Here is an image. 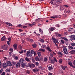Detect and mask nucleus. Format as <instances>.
<instances>
[{
  "label": "nucleus",
  "mask_w": 75,
  "mask_h": 75,
  "mask_svg": "<svg viewBox=\"0 0 75 75\" xmlns=\"http://www.w3.org/2000/svg\"><path fill=\"white\" fill-rule=\"evenodd\" d=\"M6 62L7 64H8V66H9V67H11L12 65H14L16 64V62L13 61H12L11 63L10 61H8V62Z\"/></svg>",
  "instance_id": "f257e3e1"
},
{
  "label": "nucleus",
  "mask_w": 75,
  "mask_h": 75,
  "mask_svg": "<svg viewBox=\"0 0 75 75\" xmlns=\"http://www.w3.org/2000/svg\"><path fill=\"white\" fill-rule=\"evenodd\" d=\"M52 40L53 41V42L55 44V45L56 46V47H58V44H59V42H58V40H56L55 38H54V37H52Z\"/></svg>",
  "instance_id": "f03ea898"
},
{
  "label": "nucleus",
  "mask_w": 75,
  "mask_h": 75,
  "mask_svg": "<svg viewBox=\"0 0 75 75\" xmlns=\"http://www.w3.org/2000/svg\"><path fill=\"white\" fill-rule=\"evenodd\" d=\"M1 49L3 50H8V47L7 45H4L1 46Z\"/></svg>",
  "instance_id": "7ed1b4c3"
},
{
  "label": "nucleus",
  "mask_w": 75,
  "mask_h": 75,
  "mask_svg": "<svg viewBox=\"0 0 75 75\" xmlns=\"http://www.w3.org/2000/svg\"><path fill=\"white\" fill-rule=\"evenodd\" d=\"M69 37L70 39V40L71 41L75 40V35H73L69 36Z\"/></svg>",
  "instance_id": "20e7f679"
},
{
  "label": "nucleus",
  "mask_w": 75,
  "mask_h": 75,
  "mask_svg": "<svg viewBox=\"0 0 75 75\" xmlns=\"http://www.w3.org/2000/svg\"><path fill=\"white\" fill-rule=\"evenodd\" d=\"M28 66H27V67H30V68H34V67H35V65L34 64H31L30 63H28Z\"/></svg>",
  "instance_id": "39448f33"
},
{
  "label": "nucleus",
  "mask_w": 75,
  "mask_h": 75,
  "mask_svg": "<svg viewBox=\"0 0 75 75\" xmlns=\"http://www.w3.org/2000/svg\"><path fill=\"white\" fill-rule=\"evenodd\" d=\"M63 51L65 54H67L68 53V50H67V49L65 47H64L63 49Z\"/></svg>",
  "instance_id": "423d86ee"
},
{
  "label": "nucleus",
  "mask_w": 75,
  "mask_h": 75,
  "mask_svg": "<svg viewBox=\"0 0 75 75\" xmlns=\"http://www.w3.org/2000/svg\"><path fill=\"white\" fill-rule=\"evenodd\" d=\"M8 65V64H7L6 63L4 62L2 64V67L4 69V68H6Z\"/></svg>",
  "instance_id": "0eeeda50"
},
{
  "label": "nucleus",
  "mask_w": 75,
  "mask_h": 75,
  "mask_svg": "<svg viewBox=\"0 0 75 75\" xmlns=\"http://www.w3.org/2000/svg\"><path fill=\"white\" fill-rule=\"evenodd\" d=\"M27 65L28 64L27 63H23L21 64V67H22V68H24L25 67H27V66H28Z\"/></svg>",
  "instance_id": "6e6552de"
},
{
  "label": "nucleus",
  "mask_w": 75,
  "mask_h": 75,
  "mask_svg": "<svg viewBox=\"0 0 75 75\" xmlns=\"http://www.w3.org/2000/svg\"><path fill=\"white\" fill-rule=\"evenodd\" d=\"M20 65H21V64L18 62H17L16 64V68H19V67H20Z\"/></svg>",
  "instance_id": "1a4fd4ad"
},
{
  "label": "nucleus",
  "mask_w": 75,
  "mask_h": 75,
  "mask_svg": "<svg viewBox=\"0 0 75 75\" xmlns=\"http://www.w3.org/2000/svg\"><path fill=\"white\" fill-rule=\"evenodd\" d=\"M30 50H29L27 51V53H26V55L27 57H32V54H31V55H30Z\"/></svg>",
  "instance_id": "9d476101"
},
{
  "label": "nucleus",
  "mask_w": 75,
  "mask_h": 75,
  "mask_svg": "<svg viewBox=\"0 0 75 75\" xmlns=\"http://www.w3.org/2000/svg\"><path fill=\"white\" fill-rule=\"evenodd\" d=\"M24 62V59L21 58L19 60L18 62L20 64H23Z\"/></svg>",
  "instance_id": "9b49d317"
},
{
  "label": "nucleus",
  "mask_w": 75,
  "mask_h": 75,
  "mask_svg": "<svg viewBox=\"0 0 75 75\" xmlns=\"http://www.w3.org/2000/svg\"><path fill=\"white\" fill-rule=\"evenodd\" d=\"M31 53L32 54H34V56H35L36 55V52H35L33 50H31Z\"/></svg>",
  "instance_id": "f8f14e48"
},
{
  "label": "nucleus",
  "mask_w": 75,
  "mask_h": 75,
  "mask_svg": "<svg viewBox=\"0 0 75 75\" xmlns=\"http://www.w3.org/2000/svg\"><path fill=\"white\" fill-rule=\"evenodd\" d=\"M46 50H47L49 52H51L52 50H51V48H50V47H46Z\"/></svg>",
  "instance_id": "ddd939ff"
},
{
  "label": "nucleus",
  "mask_w": 75,
  "mask_h": 75,
  "mask_svg": "<svg viewBox=\"0 0 75 75\" xmlns=\"http://www.w3.org/2000/svg\"><path fill=\"white\" fill-rule=\"evenodd\" d=\"M35 60L36 61L38 62V61H40V59H39V58H38V56H36L35 57Z\"/></svg>",
  "instance_id": "4468645a"
},
{
  "label": "nucleus",
  "mask_w": 75,
  "mask_h": 75,
  "mask_svg": "<svg viewBox=\"0 0 75 75\" xmlns=\"http://www.w3.org/2000/svg\"><path fill=\"white\" fill-rule=\"evenodd\" d=\"M25 61L28 62H30V59H29V58H28V57H25Z\"/></svg>",
  "instance_id": "2eb2a0df"
},
{
  "label": "nucleus",
  "mask_w": 75,
  "mask_h": 75,
  "mask_svg": "<svg viewBox=\"0 0 75 75\" xmlns=\"http://www.w3.org/2000/svg\"><path fill=\"white\" fill-rule=\"evenodd\" d=\"M60 10H63L65 9V7H64V6H62L60 7Z\"/></svg>",
  "instance_id": "dca6fc26"
},
{
  "label": "nucleus",
  "mask_w": 75,
  "mask_h": 75,
  "mask_svg": "<svg viewBox=\"0 0 75 75\" xmlns=\"http://www.w3.org/2000/svg\"><path fill=\"white\" fill-rule=\"evenodd\" d=\"M13 48L14 49H17V44L15 43L13 45Z\"/></svg>",
  "instance_id": "f3484780"
},
{
  "label": "nucleus",
  "mask_w": 75,
  "mask_h": 75,
  "mask_svg": "<svg viewBox=\"0 0 75 75\" xmlns=\"http://www.w3.org/2000/svg\"><path fill=\"white\" fill-rule=\"evenodd\" d=\"M55 30V28L54 27H53L50 29V30L51 31H54V30Z\"/></svg>",
  "instance_id": "a211bd4d"
},
{
  "label": "nucleus",
  "mask_w": 75,
  "mask_h": 75,
  "mask_svg": "<svg viewBox=\"0 0 75 75\" xmlns=\"http://www.w3.org/2000/svg\"><path fill=\"white\" fill-rule=\"evenodd\" d=\"M1 41H5L6 40V37L5 36H3L1 39Z\"/></svg>",
  "instance_id": "6ab92c4d"
},
{
  "label": "nucleus",
  "mask_w": 75,
  "mask_h": 75,
  "mask_svg": "<svg viewBox=\"0 0 75 75\" xmlns=\"http://www.w3.org/2000/svg\"><path fill=\"white\" fill-rule=\"evenodd\" d=\"M50 3L51 4H53V5H55L56 4V2H55L54 3L53 1H51Z\"/></svg>",
  "instance_id": "aec40b11"
},
{
  "label": "nucleus",
  "mask_w": 75,
  "mask_h": 75,
  "mask_svg": "<svg viewBox=\"0 0 75 75\" xmlns=\"http://www.w3.org/2000/svg\"><path fill=\"white\" fill-rule=\"evenodd\" d=\"M27 40L28 41H31V42L33 41V40L32 39L27 38Z\"/></svg>",
  "instance_id": "412c9836"
},
{
  "label": "nucleus",
  "mask_w": 75,
  "mask_h": 75,
  "mask_svg": "<svg viewBox=\"0 0 75 75\" xmlns=\"http://www.w3.org/2000/svg\"><path fill=\"white\" fill-rule=\"evenodd\" d=\"M49 71H51L53 69L52 67L50 66L48 67Z\"/></svg>",
  "instance_id": "4be33fe9"
},
{
  "label": "nucleus",
  "mask_w": 75,
  "mask_h": 75,
  "mask_svg": "<svg viewBox=\"0 0 75 75\" xmlns=\"http://www.w3.org/2000/svg\"><path fill=\"white\" fill-rule=\"evenodd\" d=\"M57 54L59 55H61V56H62V53L61 52H57Z\"/></svg>",
  "instance_id": "5701e85b"
},
{
  "label": "nucleus",
  "mask_w": 75,
  "mask_h": 75,
  "mask_svg": "<svg viewBox=\"0 0 75 75\" xmlns=\"http://www.w3.org/2000/svg\"><path fill=\"white\" fill-rule=\"evenodd\" d=\"M68 63L69 65L71 66V67H73V65H72V63L71 62H69Z\"/></svg>",
  "instance_id": "b1692460"
},
{
  "label": "nucleus",
  "mask_w": 75,
  "mask_h": 75,
  "mask_svg": "<svg viewBox=\"0 0 75 75\" xmlns=\"http://www.w3.org/2000/svg\"><path fill=\"white\" fill-rule=\"evenodd\" d=\"M44 62H47L48 61V59H47V57H45L44 59Z\"/></svg>",
  "instance_id": "393cba45"
},
{
  "label": "nucleus",
  "mask_w": 75,
  "mask_h": 75,
  "mask_svg": "<svg viewBox=\"0 0 75 75\" xmlns=\"http://www.w3.org/2000/svg\"><path fill=\"white\" fill-rule=\"evenodd\" d=\"M32 47H33L34 48H35L37 47V45L35 43L33 44L32 45Z\"/></svg>",
  "instance_id": "a878e982"
},
{
  "label": "nucleus",
  "mask_w": 75,
  "mask_h": 75,
  "mask_svg": "<svg viewBox=\"0 0 75 75\" xmlns=\"http://www.w3.org/2000/svg\"><path fill=\"white\" fill-rule=\"evenodd\" d=\"M5 71L7 72H10V69L7 68L5 70Z\"/></svg>",
  "instance_id": "bb28decb"
},
{
  "label": "nucleus",
  "mask_w": 75,
  "mask_h": 75,
  "mask_svg": "<svg viewBox=\"0 0 75 75\" xmlns=\"http://www.w3.org/2000/svg\"><path fill=\"white\" fill-rule=\"evenodd\" d=\"M64 40L62 39L60 40V44H64Z\"/></svg>",
  "instance_id": "cd10ccee"
},
{
  "label": "nucleus",
  "mask_w": 75,
  "mask_h": 75,
  "mask_svg": "<svg viewBox=\"0 0 75 75\" xmlns=\"http://www.w3.org/2000/svg\"><path fill=\"white\" fill-rule=\"evenodd\" d=\"M46 45H42V46H41V48H44L45 49L46 48Z\"/></svg>",
  "instance_id": "c85d7f7f"
},
{
  "label": "nucleus",
  "mask_w": 75,
  "mask_h": 75,
  "mask_svg": "<svg viewBox=\"0 0 75 75\" xmlns=\"http://www.w3.org/2000/svg\"><path fill=\"white\" fill-rule=\"evenodd\" d=\"M69 49H71L72 50H74V47L72 46H68Z\"/></svg>",
  "instance_id": "c756f323"
},
{
  "label": "nucleus",
  "mask_w": 75,
  "mask_h": 75,
  "mask_svg": "<svg viewBox=\"0 0 75 75\" xmlns=\"http://www.w3.org/2000/svg\"><path fill=\"white\" fill-rule=\"evenodd\" d=\"M6 24L8 25H9V26H12V24L11 23H10L8 22H6Z\"/></svg>",
  "instance_id": "7c9ffc66"
},
{
  "label": "nucleus",
  "mask_w": 75,
  "mask_h": 75,
  "mask_svg": "<svg viewBox=\"0 0 75 75\" xmlns=\"http://www.w3.org/2000/svg\"><path fill=\"white\" fill-rule=\"evenodd\" d=\"M38 51L44 52V51H45V49H40L38 50Z\"/></svg>",
  "instance_id": "2f4dec72"
},
{
  "label": "nucleus",
  "mask_w": 75,
  "mask_h": 75,
  "mask_svg": "<svg viewBox=\"0 0 75 75\" xmlns=\"http://www.w3.org/2000/svg\"><path fill=\"white\" fill-rule=\"evenodd\" d=\"M62 39H63V40H65V41H68V40L67 38L65 37H62Z\"/></svg>",
  "instance_id": "473e14b6"
},
{
  "label": "nucleus",
  "mask_w": 75,
  "mask_h": 75,
  "mask_svg": "<svg viewBox=\"0 0 75 75\" xmlns=\"http://www.w3.org/2000/svg\"><path fill=\"white\" fill-rule=\"evenodd\" d=\"M50 62L51 64H55V61H54V60H51Z\"/></svg>",
  "instance_id": "72a5a7b5"
},
{
  "label": "nucleus",
  "mask_w": 75,
  "mask_h": 75,
  "mask_svg": "<svg viewBox=\"0 0 75 75\" xmlns=\"http://www.w3.org/2000/svg\"><path fill=\"white\" fill-rule=\"evenodd\" d=\"M62 59H59V64H62Z\"/></svg>",
  "instance_id": "f704fd0d"
},
{
  "label": "nucleus",
  "mask_w": 75,
  "mask_h": 75,
  "mask_svg": "<svg viewBox=\"0 0 75 75\" xmlns=\"http://www.w3.org/2000/svg\"><path fill=\"white\" fill-rule=\"evenodd\" d=\"M38 55L39 57H40L41 55V53L40 52H38Z\"/></svg>",
  "instance_id": "c9c22d12"
},
{
  "label": "nucleus",
  "mask_w": 75,
  "mask_h": 75,
  "mask_svg": "<svg viewBox=\"0 0 75 75\" xmlns=\"http://www.w3.org/2000/svg\"><path fill=\"white\" fill-rule=\"evenodd\" d=\"M70 45H71V46H75V43L74 42L71 43L70 44Z\"/></svg>",
  "instance_id": "e433bc0d"
},
{
  "label": "nucleus",
  "mask_w": 75,
  "mask_h": 75,
  "mask_svg": "<svg viewBox=\"0 0 75 75\" xmlns=\"http://www.w3.org/2000/svg\"><path fill=\"white\" fill-rule=\"evenodd\" d=\"M40 40V42H43V43L44 42H45L44 40V39H41V40Z\"/></svg>",
  "instance_id": "4c0bfd02"
},
{
  "label": "nucleus",
  "mask_w": 75,
  "mask_h": 75,
  "mask_svg": "<svg viewBox=\"0 0 75 75\" xmlns=\"http://www.w3.org/2000/svg\"><path fill=\"white\" fill-rule=\"evenodd\" d=\"M9 51H11L12 52H13V48H10L9 49Z\"/></svg>",
  "instance_id": "58836bf2"
},
{
  "label": "nucleus",
  "mask_w": 75,
  "mask_h": 75,
  "mask_svg": "<svg viewBox=\"0 0 75 75\" xmlns=\"http://www.w3.org/2000/svg\"><path fill=\"white\" fill-rule=\"evenodd\" d=\"M57 17H58L57 16H52L51 17V18H52L54 19V18H57Z\"/></svg>",
  "instance_id": "ea45409f"
},
{
  "label": "nucleus",
  "mask_w": 75,
  "mask_h": 75,
  "mask_svg": "<svg viewBox=\"0 0 75 75\" xmlns=\"http://www.w3.org/2000/svg\"><path fill=\"white\" fill-rule=\"evenodd\" d=\"M61 68L63 70H65V67L64 66H62Z\"/></svg>",
  "instance_id": "a19ab883"
},
{
  "label": "nucleus",
  "mask_w": 75,
  "mask_h": 75,
  "mask_svg": "<svg viewBox=\"0 0 75 75\" xmlns=\"http://www.w3.org/2000/svg\"><path fill=\"white\" fill-rule=\"evenodd\" d=\"M35 64L37 66H38V65H39V63L38 62H36L35 63Z\"/></svg>",
  "instance_id": "79ce46f5"
},
{
  "label": "nucleus",
  "mask_w": 75,
  "mask_h": 75,
  "mask_svg": "<svg viewBox=\"0 0 75 75\" xmlns=\"http://www.w3.org/2000/svg\"><path fill=\"white\" fill-rule=\"evenodd\" d=\"M56 27H60V25H59V24H57L55 25Z\"/></svg>",
  "instance_id": "37998d69"
},
{
  "label": "nucleus",
  "mask_w": 75,
  "mask_h": 75,
  "mask_svg": "<svg viewBox=\"0 0 75 75\" xmlns=\"http://www.w3.org/2000/svg\"><path fill=\"white\" fill-rule=\"evenodd\" d=\"M8 40L9 41V42H11V38H8Z\"/></svg>",
  "instance_id": "c03bdc74"
},
{
  "label": "nucleus",
  "mask_w": 75,
  "mask_h": 75,
  "mask_svg": "<svg viewBox=\"0 0 75 75\" xmlns=\"http://www.w3.org/2000/svg\"><path fill=\"white\" fill-rule=\"evenodd\" d=\"M57 2L59 3H61L62 1H60V0H57Z\"/></svg>",
  "instance_id": "a18cd8bd"
},
{
  "label": "nucleus",
  "mask_w": 75,
  "mask_h": 75,
  "mask_svg": "<svg viewBox=\"0 0 75 75\" xmlns=\"http://www.w3.org/2000/svg\"><path fill=\"white\" fill-rule=\"evenodd\" d=\"M32 71H33V72H36V69H33V70H32Z\"/></svg>",
  "instance_id": "49530a36"
},
{
  "label": "nucleus",
  "mask_w": 75,
  "mask_h": 75,
  "mask_svg": "<svg viewBox=\"0 0 75 75\" xmlns=\"http://www.w3.org/2000/svg\"><path fill=\"white\" fill-rule=\"evenodd\" d=\"M23 28H27V26H24L23 27Z\"/></svg>",
  "instance_id": "de8ad7c7"
},
{
  "label": "nucleus",
  "mask_w": 75,
  "mask_h": 75,
  "mask_svg": "<svg viewBox=\"0 0 75 75\" xmlns=\"http://www.w3.org/2000/svg\"><path fill=\"white\" fill-rule=\"evenodd\" d=\"M54 59H53V60H54L55 62H57V60L54 57Z\"/></svg>",
  "instance_id": "09e8293b"
},
{
  "label": "nucleus",
  "mask_w": 75,
  "mask_h": 75,
  "mask_svg": "<svg viewBox=\"0 0 75 75\" xmlns=\"http://www.w3.org/2000/svg\"><path fill=\"white\" fill-rule=\"evenodd\" d=\"M15 59H16V60H17L18 59V57L17 56H16L15 57Z\"/></svg>",
  "instance_id": "8fccbe9b"
},
{
  "label": "nucleus",
  "mask_w": 75,
  "mask_h": 75,
  "mask_svg": "<svg viewBox=\"0 0 75 75\" xmlns=\"http://www.w3.org/2000/svg\"><path fill=\"white\" fill-rule=\"evenodd\" d=\"M22 25H22L19 24L18 25V27H22Z\"/></svg>",
  "instance_id": "3c124183"
},
{
  "label": "nucleus",
  "mask_w": 75,
  "mask_h": 75,
  "mask_svg": "<svg viewBox=\"0 0 75 75\" xmlns=\"http://www.w3.org/2000/svg\"><path fill=\"white\" fill-rule=\"evenodd\" d=\"M32 61L33 62V63H34V62H35V60H34V59L33 58L32 59Z\"/></svg>",
  "instance_id": "603ef678"
},
{
  "label": "nucleus",
  "mask_w": 75,
  "mask_h": 75,
  "mask_svg": "<svg viewBox=\"0 0 75 75\" xmlns=\"http://www.w3.org/2000/svg\"><path fill=\"white\" fill-rule=\"evenodd\" d=\"M7 44H8V45H10V42L9 41H7Z\"/></svg>",
  "instance_id": "864d4df0"
},
{
  "label": "nucleus",
  "mask_w": 75,
  "mask_h": 75,
  "mask_svg": "<svg viewBox=\"0 0 75 75\" xmlns=\"http://www.w3.org/2000/svg\"><path fill=\"white\" fill-rule=\"evenodd\" d=\"M71 52H72V53H71V54H73L74 52H75V50H72L71 51Z\"/></svg>",
  "instance_id": "5fc2aeb1"
},
{
  "label": "nucleus",
  "mask_w": 75,
  "mask_h": 75,
  "mask_svg": "<svg viewBox=\"0 0 75 75\" xmlns=\"http://www.w3.org/2000/svg\"><path fill=\"white\" fill-rule=\"evenodd\" d=\"M36 71L37 72V71H38V72H39V71H40V70L39 69H36Z\"/></svg>",
  "instance_id": "6e6d98bb"
},
{
  "label": "nucleus",
  "mask_w": 75,
  "mask_h": 75,
  "mask_svg": "<svg viewBox=\"0 0 75 75\" xmlns=\"http://www.w3.org/2000/svg\"><path fill=\"white\" fill-rule=\"evenodd\" d=\"M73 64L74 65H75V60H74Z\"/></svg>",
  "instance_id": "4d7b16f0"
},
{
  "label": "nucleus",
  "mask_w": 75,
  "mask_h": 75,
  "mask_svg": "<svg viewBox=\"0 0 75 75\" xmlns=\"http://www.w3.org/2000/svg\"><path fill=\"white\" fill-rule=\"evenodd\" d=\"M23 52H24V50H22L20 52H19L20 54H22V53H23Z\"/></svg>",
  "instance_id": "13d9d810"
},
{
  "label": "nucleus",
  "mask_w": 75,
  "mask_h": 75,
  "mask_svg": "<svg viewBox=\"0 0 75 75\" xmlns=\"http://www.w3.org/2000/svg\"><path fill=\"white\" fill-rule=\"evenodd\" d=\"M59 33H58L57 32L56 33V36H57V37H58V34Z\"/></svg>",
  "instance_id": "bf43d9fd"
},
{
  "label": "nucleus",
  "mask_w": 75,
  "mask_h": 75,
  "mask_svg": "<svg viewBox=\"0 0 75 75\" xmlns=\"http://www.w3.org/2000/svg\"><path fill=\"white\" fill-rule=\"evenodd\" d=\"M57 37H61V35L60 34H59Z\"/></svg>",
  "instance_id": "052dcab7"
},
{
  "label": "nucleus",
  "mask_w": 75,
  "mask_h": 75,
  "mask_svg": "<svg viewBox=\"0 0 75 75\" xmlns=\"http://www.w3.org/2000/svg\"><path fill=\"white\" fill-rule=\"evenodd\" d=\"M19 48L20 49V50H22V47H21V46H20L19 47Z\"/></svg>",
  "instance_id": "680f3d73"
},
{
  "label": "nucleus",
  "mask_w": 75,
  "mask_h": 75,
  "mask_svg": "<svg viewBox=\"0 0 75 75\" xmlns=\"http://www.w3.org/2000/svg\"><path fill=\"white\" fill-rule=\"evenodd\" d=\"M26 72H27V73H28V74H30V71H29L28 70Z\"/></svg>",
  "instance_id": "e2e57ef3"
},
{
  "label": "nucleus",
  "mask_w": 75,
  "mask_h": 75,
  "mask_svg": "<svg viewBox=\"0 0 75 75\" xmlns=\"http://www.w3.org/2000/svg\"><path fill=\"white\" fill-rule=\"evenodd\" d=\"M32 25H35V24H36L35 22H34L33 23H32Z\"/></svg>",
  "instance_id": "0e129e2a"
},
{
  "label": "nucleus",
  "mask_w": 75,
  "mask_h": 75,
  "mask_svg": "<svg viewBox=\"0 0 75 75\" xmlns=\"http://www.w3.org/2000/svg\"><path fill=\"white\" fill-rule=\"evenodd\" d=\"M50 55L51 57H53V54H52V53H50Z\"/></svg>",
  "instance_id": "69168bd1"
},
{
  "label": "nucleus",
  "mask_w": 75,
  "mask_h": 75,
  "mask_svg": "<svg viewBox=\"0 0 75 75\" xmlns=\"http://www.w3.org/2000/svg\"><path fill=\"white\" fill-rule=\"evenodd\" d=\"M1 75H5V72H3L1 74Z\"/></svg>",
  "instance_id": "338daca9"
},
{
  "label": "nucleus",
  "mask_w": 75,
  "mask_h": 75,
  "mask_svg": "<svg viewBox=\"0 0 75 75\" xmlns=\"http://www.w3.org/2000/svg\"><path fill=\"white\" fill-rule=\"evenodd\" d=\"M48 75H53L52 74V73H49L48 74Z\"/></svg>",
  "instance_id": "774afa93"
}]
</instances>
